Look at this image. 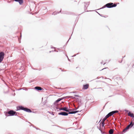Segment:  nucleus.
Returning a JSON list of instances; mask_svg holds the SVG:
<instances>
[{
  "instance_id": "nucleus-21",
  "label": "nucleus",
  "mask_w": 134,
  "mask_h": 134,
  "mask_svg": "<svg viewBox=\"0 0 134 134\" xmlns=\"http://www.w3.org/2000/svg\"><path fill=\"white\" fill-rule=\"evenodd\" d=\"M69 110H71V109H69Z\"/></svg>"
},
{
  "instance_id": "nucleus-11",
  "label": "nucleus",
  "mask_w": 134,
  "mask_h": 134,
  "mask_svg": "<svg viewBox=\"0 0 134 134\" xmlns=\"http://www.w3.org/2000/svg\"><path fill=\"white\" fill-rule=\"evenodd\" d=\"M128 115L129 116L131 117H134V114L133 113H131L130 112H129L128 113Z\"/></svg>"
},
{
  "instance_id": "nucleus-12",
  "label": "nucleus",
  "mask_w": 134,
  "mask_h": 134,
  "mask_svg": "<svg viewBox=\"0 0 134 134\" xmlns=\"http://www.w3.org/2000/svg\"><path fill=\"white\" fill-rule=\"evenodd\" d=\"M63 98H59V99H58V100H56L55 101V103H57L59 102V101L61 100L62 99H63Z\"/></svg>"
},
{
  "instance_id": "nucleus-16",
  "label": "nucleus",
  "mask_w": 134,
  "mask_h": 134,
  "mask_svg": "<svg viewBox=\"0 0 134 134\" xmlns=\"http://www.w3.org/2000/svg\"><path fill=\"white\" fill-rule=\"evenodd\" d=\"M113 133V129H110L109 131V133L110 134H112Z\"/></svg>"
},
{
  "instance_id": "nucleus-1",
  "label": "nucleus",
  "mask_w": 134,
  "mask_h": 134,
  "mask_svg": "<svg viewBox=\"0 0 134 134\" xmlns=\"http://www.w3.org/2000/svg\"><path fill=\"white\" fill-rule=\"evenodd\" d=\"M134 124V122H132V121H131L130 124L127 126L123 130V132L126 131L127 130L129 129L131 127L133 126Z\"/></svg>"
},
{
  "instance_id": "nucleus-13",
  "label": "nucleus",
  "mask_w": 134,
  "mask_h": 134,
  "mask_svg": "<svg viewBox=\"0 0 134 134\" xmlns=\"http://www.w3.org/2000/svg\"><path fill=\"white\" fill-rule=\"evenodd\" d=\"M24 110L28 112H31V110L26 108H25Z\"/></svg>"
},
{
  "instance_id": "nucleus-7",
  "label": "nucleus",
  "mask_w": 134,
  "mask_h": 134,
  "mask_svg": "<svg viewBox=\"0 0 134 134\" xmlns=\"http://www.w3.org/2000/svg\"><path fill=\"white\" fill-rule=\"evenodd\" d=\"M58 114L66 116L68 115V113L65 112H62L59 113Z\"/></svg>"
},
{
  "instance_id": "nucleus-14",
  "label": "nucleus",
  "mask_w": 134,
  "mask_h": 134,
  "mask_svg": "<svg viewBox=\"0 0 134 134\" xmlns=\"http://www.w3.org/2000/svg\"><path fill=\"white\" fill-rule=\"evenodd\" d=\"M79 111H71L70 112H69L68 114H74L78 112Z\"/></svg>"
},
{
  "instance_id": "nucleus-4",
  "label": "nucleus",
  "mask_w": 134,
  "mask_h": 134,
  "mask_svg": "<svg viewBox=\"0 0 134 134\" xmlns=\"http://www.w3.org/2000/svg\"><path fill=\"white\" fill-rule=\"evenodd\" d=\"M4 55V53L3 52H0V63L3 60Z\"/></svg>"
},
{
  "instance_id": "nucleus-19",
  "label": "nucleus",
  "mask_w": 134,
  "mask_h": 134,
  "mask_svg": "<svg viewBox=\"0 0 134 134\" xmlns=\"http://www.w3.org/2000/svg\"><path fill=\"white\" fill-rule=\"evenodd\" d=\"M87 3V4L88 5H87V6H86L87 7V6L88 5H89V3Z\"/></svg>"
},
{
  "instance_id": "nucleus-10",
  "label": "nucleus",
  "mask_w": 134,
  "mask_h": 134,
  "mask_svg": "<svg viewBox=\"0 0 134 134\" xmlns=\"http://www.w3.org/2000/svg\"><path fill=\"white\" fill-rule=\"evenodd\" d=\"M14 1H15L19 2L20 5L22 4L23 2V0H14Z\"/></svg>"
},
{
  "instance_id": "nucleus-5",
  "label": "nucleus",
  "mask_w": 134,
  "mask_h": 134,
  "mask_svg": "<svg viewBox=\"0 0 134 134\" xmlns=\"http://www.w3.org/2000/svg\"><path fill=\"white\" fill-rule=\"evenodd\" d=\"M118 111L117 110L114 111H111L110 113H109V114H108L107 115L108 116V117H109L111 115H112L114 114L118 113Z\"/></svg>"
},
{
  "instance_id": "nucleus-17",
  "label": "nucleus",
  "mask_w": 134,
  "mask_h": 134,
  "mask_svg": "<svg viewBox=\"0 0 134 134\" xmlns=\"http://www.w3.org/2000/svg\"><path fill=\"white\" fill-rule=\"evenodd\" d=\"M100 126L102 125V127H103L104 126V122H103V121H102V122L100 123Z\"/></svg>"
},
{
  "instance_id": "nucleus-9",
  "label": "nucleus",
  "mask_w": 134,
  "mask_h": 134,
  "mask_svg": "<svg viewBox=\"0 0 134 134\" xmlns=\"http://www.w3.org/2000/svg\"><path fill=\"white\" fill-rule=\"evenodd\" d=\"M35 88L36 90H44L43 88H42L41 87L38 86L36 87Z\"/></svg>"
},
{
  "instance_id": "nucleus-2",
  "label": "nucleus",
  "mask_w": 134,
  "mask_h": 134,
  "mask_svg": "<svg viewBox=\"0 0 134 134\" xmlns=\"http://www.w3.org/2000/svg\"><path fill=\"white\" fill-rule=\"evenodd\" d=\"M116 5H117L116 4H114L113 3H108L105 5V6L108 8L115 7H116Z\"/></svg>"
},
{
  "instance_id": "nucleus-18",
  "label": "nucleus",
  "mask_w": 134,
  "mask_h": 134,
  "mask_svg": "<svg viewBox=\"0 0 134 134\" xmlns=\"http://www.w3.org/2000/svg\"><path fill=\"white\" fill-rule=\"evenodd\" d=\"M19 109H21V110H24V109H25V108H24L22 107H19Z\"/></svg>"
},
{
  "instance_id": "nucleus-8",
  "label": "nucleus",
  "mask_w": 134,
  "mask_h": 134,
  "mask_svg": "<svg viewBox=\"0 0 134 134\" xmlns=\"http://www.w3.org/2000/svg\"><path fill=\"white\" fill-rule=\"evenodd\" d=\"M60 110H63L67 112H69V110L67 108L64 107L62 108H61L59 109Z\"/></svg>"
},
{
  "instance_id": "nucleus-15",
  "label": "nucleus",
  "mask_w": 134,
  "mask_h": 134,
  "mask_svg": "<svg viewBox=\"0 0 134 134\" xmlns=\"http://www.w3.org/2000/svg\"><path fill=\"white\" fill-rule=\"evenodd\" d=\"M108 117V116L107 115H106L105 118L103 119L102 121L103 122H104L105 120L107 119Z\"/></svg>"
},
{
  "instance_id": "nucleus-6",
  "label": "nucleus",
  "mask_w": 134,
  "mask_h": 134,
  "mask_svg": "<svg viewBox=\"0 0 134 134\" xmlns=\"http://www.w3.org/2000/svg\"><path fill=\"white\" fill-rule=\"evenodd\" d=\"M89 87V85L88 84H87L85 85H83L82 88L83 89L86 90Z\"/></svg>"
},
{
  "instance_id": "nucleus-20",
  "label": "nucleus",
  "mask_w": 134,
  "mask_h": 134,
  "mask_svg": "<svg viewBox=\"0 0 134 134\" xmlns=\"http://www.w3.org/2000/svg\"><path fill=\"white\" fill-rule=\"evenodd\" d=\"M105 63H103V64L104 65V64Z\"/></svg>"
},
{
  "instance_id": "nucleus-3",
  "label": "nucleus",
  "mask_w": 134,
  "mask_h": 134,
  "mask_svg": "<svg viewBox=\"0 0 134 134\" xmlns=\"http://www.w3.org/2000/svg\"><path fill=\"white\" fill-rule=\"evenodd\" d=\"M8 114H9L10 116L15 115H17L16 112L13 110H10L8 112Z\"/></svg>"
}]
</instances>
